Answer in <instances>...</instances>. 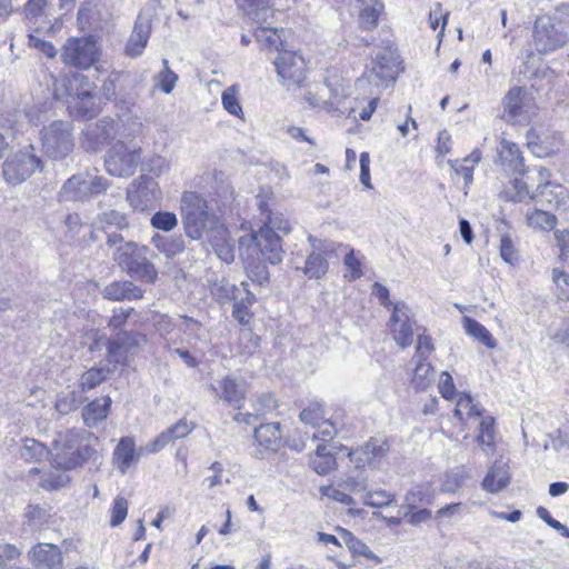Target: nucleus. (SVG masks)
<instances>
[{"label":"nucleus","instance_id":"1","mask_svg":"<svg viewBox=\"0 0 569 569\" xmlns=\"http://www.w3.org/2000/svg\"><path fill=\"white\" fill-rule=\"evenodd\" d=\"M92 433L83 429L60 431L53 440L51 451L52 466L58 470H72L93 455L96 449L88 443Z\"/></svg>","mask_w":569,"mask_h":569},{"label":"nucleus","instance_id":"2","mask_svg":"<svg viewBox=\"0 0 569 569\" xmlns=\"http://www.w3.org/2000/svg\"><path fill=\"white\" fill-rule=\"evenodd\" d=\"M151 251L147 246H140L133 241L117 247L113 251V260L131 277L154 283L158 278V270L151 260Z\"/></svg>","mask_w":569,"mask_h":569},{"label":"nucleus","instance_id":"3","mask_svg":"<svg viewBox=\"0 0 569 569\" xmlns=\"http://www.w3.org/2000/svg\"><path fill=\"white\" fill-rule=\"evenodd\" d=\"M239 8L257 24L259 30L256 32V39L266 48H274L277 51H283V42L279 31L283 29L271 28L268 20L272 18L273 10L267 0H236Z\"/></svg>","mask_w":569,"mask_h":569},{"label":"nucleus","instance_id":"4","mask_svg":"<svg viewBox=\"0 0 569 569\" xmlns=\"http://www.w3.org/2000/svg\"><path fill=\"white\" fill-rule=\"evenodd\" d=\"M181 217L186 234L192 240L201 239L210 222L207 200L196 192H184Z\"/></svg>","mask_w":569,"mask_h":569},{"label":"nucleus","instance_id":"5","mask_svg":"<svg viewBox=\"0 0 569 569\" xmlns=\"http://www.w3.org/2000/svg\"><path fill=\"white\" fill-rule=\"evenodd\" d=\"M42 170L41 157L37 154L34 146L29 144L7 158L2 173L8 183L16 186L26 181L36 171Z\"/></svg>","mask_w":569,"mask_h":569},{"label":"nucleus","instance_id":"6","mask_svg":"<svg viewBox=\"0 0 569 569\" xmlns=\"http://www.w3.org/2000/svg\"><path fill=\"white\" fill-rule=\"evenodd\" d=\"M398 58L397 52L390 47L379 50L372 58L371 67L367 68L357 83L362 86L366 82L375 88L392 84L398 74Z\"/></svg>","mask_w":569,"mask_h":569},{"label":"nucleus","instance_id":"7","mask_svg":"<svg viewBox=\"0 0 569 569\" xmlns=\"http://www.w3.org/2000/svg\"><path fill=\"white\" fill-rule=\"evenodd\" d=\"M109 181L91 172L70 177L62 186L60 196L66 201H87L103 193Z\"/></svg>","mask_w":569,"mask_h":569},{"label":"nucleus","instance_id":"8","mask_svg":"<svg viewBox=\"0 0 569 569\" xmlns=\"http://www.w3.org/2000/svg\"><path fill=\"white\" fill-rule=\"evenodd\" d=\"M141 163V148L128 147L117 141L107 152L104 166L109 174L120 178L131 177Z\"/></svg>","mask_w":569,"mask_h":569},{"label":"nucleus","instance_id":"9","mask_svg":"<svg viewBox=\"0 0 569 569\" xmlns=\"http://www.w3.org/2000/svg\"><path fill=\"white\" fill-rule=\"evenodd\" d=\"M72 128L67 121L57 120L41 132L42 148L48 157L63 159L73 149Z\"/></svg>","mask_w":569,"mask_h":569},{"label":"nucleus","instance_id":"10","mask_svg":"<svg viewBox=\"0 0 569 569\" xmlns=\"http://www.w3.org/2000/svg\"><path fill=\"white\" fill-rule=\"evenodd\" d=\"M162 192L151 177H139L127 191V200L134 211H149L160 204Z\"/></svg>","mask_w":569,"mask_h":569},{"label":"nucleus","instance_id":"11","mask_svg":"<svg viewBox=\"0 0 569 569\" xmlns=\"http://www.w3.org/2000/svg\"><path fill=\"white\" fill-rule=\"evenodd\" d=\"M247 243H253L254 248H258L261 256L271 264L279 263L283 259L284 251L282 249L281 237L271 228L261 226L258 231L252 232L250 236L241 237L239 239L240 250H242Z\"/></svg>","mask_w":569,"mask_h":569},{"label":"nucleus","instance_id":"12","mask_svg":"<svg viewBox=\"0 0 569 569\" xmlns=\"http://www.w3.org/2000/svg\"><path fill=\"white\" fill-rule=\"evenodd\" d=\"M368 486L366 482V477L363 476V471L356 468L355 472L346 475L341 478L337 487L332 486H321L319 488L321 495L326 498H351V495H360L363 491H367V496L371 498L373 495L386 496V498H395V495H386L385 491H372L367 490Z\"/></svg>","mask_w":569,"mask_h":569},{"label":"nucleus","instance_id":"13","mask_svg":"<svg viewBox=\"0 0 569 569\" xmlns=\"http://www.w3.org/2000/svg\"><path fill=\"white\" fill-rule=\"evenodd\" d=\"M533 43L539 53H548L561 48L568 40L565 32L557 29L551 17L539 16L533 23Z\"/></svg>","mask_w":569,"mask_h":569},{"label":"nucleus","instance_id":"14","mask_svg":"<svg viewBox=\"0 0 569 569\" xmlns=\"http://www.w3.org/2000/svg\"><path fill=\"white\" fill-rule=\"evenodd\" d=\"M61 59L64 64L88 69L98 60L96 43L89 39H69L63 46Z\"/></svg>","mask_w":569,"mask_h":569},{"label":"nucleus","instance_id":"15","mask_svg":"<svg viewBox=\"0 0 569 569\" xmlns=\"http://www.w3.org/2000/svg\"><path fill=\"white\" fill-rule=\"evenodd\" d=\"M119 132L118 123L111 118H102L87 126L81 144L88 151L97 152L116 139Z\"/></svg>","mask_w":569,"mask_h":569},{"label":"nucleus","instance_id":"16","mask_svg":"<svg viewBox=\"0 0 569 569\" xmlns=\"http://www.w3.org/2000/svg\"><path fill=\"white\" fill-rule=\"evenodd\" d=\"M412 312L403 301H397L393 305L389 320L390 331L393 340L401 348H407L412 343L413 337Z\"/></svg>","mask_w":569,"mask_h":569},{"label":"nucleus","instance_id":"17","mask_svg":"<svg viewBox=\"0 0 569 569\" xmlns=\"http://www.w3.org/2000/svg\"><path fill=\"white\" fill-rule=\"evenodd\" d=\"M550 186V171L545 167L529 170L527 180L516 178L513 181L517 199L519 201H522L526 198L536 200L539 197L545 196Z\"/></svg>","mask_w":569,"mask_h":569},{"label":"nucleus","instance_id":"18","mask_svg":"<svg viewBox=\"0 0 569 569\" xmlns=\"http://www.w3.org/2000/svg\"><path fill=\"white\" fill-rule=\"evenodd\" d=\"M278 77L283 83L300 86L306 79V64L302 57L288 50L279 52L273 61Z\"/></svg>","mask_w":569,"mask_h":569},{"label":"nucleus","instance_id":"19","mask_svg":"<svg viewBox=\"0 0 569 569\" xmlns=\"http://www.w3.org/2000/svg\"><path fill=\"white\" fill-rule=\"evenodd\" d=\"M68 110L71 117L89 120L99 112L97 98L92 92V84L86 80L81 89L69 94Z\"/></svg>","mask_w":569,"mask_h":569},{"label":"nucleus","instance_id":"20","mask_svg":"<svg viewBox=\"0 0 569 569\" xmlns=\"http://www.w3.org/2000/svg\"><path fill=\"white\" fill-rule=\"evenodd\" d=\"M308 240L312 251L308 254L305 266H297L296 269L301 270L309 279H320L328 272L329 263L325 254L332 250V244L322 242L312 236H309Z\"/></svg>","mask_w":569,"mask_h":569},{"label":"nucleus","instance_id":"21","mask_svg":"<svg viewBox=\"0 0 569 569\" xmlns=\"http://www.w3.org/2000/svg\"><path fill=\"white\" fill-rule=\"evenodd\" d=\"M210 389L227 406L240 410L244 403L247 388L244 381L233 377L226 376L218 381V385H211Z\"/></svg>","mask_w":569,"mask_h":569},{"label":"nucleus","instance_id":"22","mask_svg":"<svg viewBox=\"0 0 569 569\" xmlns=\"http://www.w3.org/2000/svg\"><path fill=\"white\" fill-rule=\"evenodd\" d=\"M143 453H148L146 445L138 449L132 437H122L113 450L112 461L117 470L126 475Z\"/></svg>","mask_w":569,"mask_h":569},{"label":"nucleus","instance_id":"23","mask_svg":"<svg viewBox=\"0 0 569 569\" xmlns=\"http://www.w3.org/2000/svg\"><path fill=\"white\" fill-rule=\"evenodd\" d=\"M151 34V21L149 18L139 14L134 22L132 32L126 43L124 53L130 58L140 57L149 41Z\"/></svg>","mask_w":569,"mask_h":569},{"label":"nucleus","instance_id":"24","mask_svg":"<svg viewBox=\"0 0 569 569\" xmlns=\"http://www.w3.org/2000/svg\"><path fill=\"white\" fill-rule=\"evenodd\" d=\"M527 90L522 87H512L502 99L503 117L508 122H520L526 113Z\"/></svg>","mask_w":569,"mask_h":569},{"label":"nucleus","instance_id":"25","mask_svg":"<svg viewBox=\"0 0 569 569\" xmlns=\"http://www.w3.org/2000/svg\"><path fill=\"white\" fill-rule=\"evenodd\" d=\"M386 441L378 439H370L360 448L349 452L351 462L355 463L357 469L363 468L366 465H373L380 460L388 451Z\"/></svg>","mask_w":569,"mask_h":569},{"label":"nucleus","instance_id":"26","mask_svg":"<svg viewBox=\"0 0 569 569\" xmlns=\"http://www.w3.org/2000/svg\"><path fill=\"white\" fill-rule=\"evenodd\" d=\"M194 428L192 422L187 419H180L174 426L168 428L158 435L152 441L146 443L148 453H156L162 450L171 441L187 437Z\"/></svg>","mask_w":569,"mask_h":569},{"label":"nucleus","instance_id":"27","mask_svg":"<svg viewBox=\"0 0 569 569\" xmlns=\"http://www.w3.org/2000/svg\"><path fill=\"white\" fill-rule=\"evenodd\" d=\"M345 97L343 88H333L331 83H323L315 93L308 92L306 100L312 108L329 110L338 108Z\"/></svg>","mask_w":569,"mask_h":569},{"label":"nucleus","instance_id":"28","mask_svg":"<svg viewBox=\"0 0 569 569\" xmlns=\"http://www.w3.org/2000/svg\"><path fill=\"white\" fill-rule=\"evenodd\" d=\"M32 563L40 569H60L62 555L53 543H38L29 552Z\"/></svg>","mask_w":569,"mask_h":569},{"label":"nucleus","instance_id":"29","mask_svg":"<svg viewBox=\"0 0 569 569\" xmlns=\"http://www.w3.org/2000/svg\"><path fill=\"white\" fill-rule=\"evenodd\" d=\"M143 337L119 331L108 342V357L110 362L121 363L126 360L128 351L139 345Z\"/></svg>","mask_w":569,"mask_h":569},{"label":"nucleus","instance_id":"30","mask_svg":"<svg viewBox=\"0 0 569 569\" xmlns=\"http://www.w3.org/2000/svg\"><path fill=\"white\" fill-rule=\"evenodd\" d=\"M102 297L112 301L137 300L143 297V290L131 281H114L103 288Z\"/></svg>","mask_w":569,"mask_h":569},{"label":"nucleus","instance_id":"31","mask_svg":"<svg viewBox=\"0 0 569 569\" xmlns=\"http://www.w3.org/2000/svg\"><path fill=\"white\" fill-rule=\"evenodd\" d=\"M111 403L112 400L109 396L97 398L88 403L81 412L83 423L89 428L97 427L108 417Z\"/></svg>","mask_w":569,"mask_h":569},{"label":"nucleus","instance_id":"32","mask_svg":"<svg viewBox=\"0 0 569 569\" xmlns=\"http://www.w3.org/2000/svg\"><path fill=\"white\" fill-rule=\"evenodd\" d=\"M508 463L496 460L482 481V488L489 493H497L509 483Z\"/></svg>","mask_w":569,"mask_h":569},{"label":"nucleus","instance_id":"33","mask_svg":"<svg viewBox=\"0 0 569 569\" xmlns=\"http://www.w3.org/2000/svg\"><path fill=\"white\" fill-rule=\"evenodd\" d=\"M254 439L259 446L270 451H277L281 446V429L279 422L263 423L254 429Z\"/></svg>","mask_w":569,"mask_h":569},{"label":"nucleus","instance_id":"34","mask_svg":"<svg viewBox=\"0 0 569 569\" xmlns=\"http://www.w3.org/2000/svg\"><path fill=\"white\" fill-rule=\"evenodd\" d=\"M358 13V24L362 30H372L378 26V19L382 10V4L377 0H356Z\"/></svg>","mask_w":569,"mask_h":569},{"label":"nucleus","instance_id":"35","mask_svg":"<svg viewBox=\"0 0 569 569\" xmlns=\"http://www.w3.org/2000/svg\"><path fill=\"white\" fill-rule=\"evenodd\" d=\"M498 156L506 170L511 172H520L522 170L523 158L516 143L503 139L498 148Z\"/></svg>","mask_w":569,"mask_h":569},{"label":"nucleus","instance_id":"36","mask_svg":"<svg viewBox=\"0 0 569 569\" xmlns=\"http://www.w3.org/2000/svg\"><path fill=\"white\" fill-rule=\"evenodd\" d=\"M481 160V152L475 149L469 156L462 160H448V164L456 174H461L465 184L468 187L473 180V169Z\"/></svg>","mask_w":569,"mask_h":569},{"label":"nucleus","instance_id":"37","mask_svg":"<svg viewBox=\"0 0 569 569\" xmlns=\"http://www.w3.org/2000/svg\"><path fill=\"white\" fill-rule=\"evenodd\" d=\"M240 286L242 287V293H244V296L242 297L240 295L231 300L233 301L232 317L240 325H247L250 320L249 306L253 305L256 298L254 295L248 289L247 282H241Z\"/></svg>","mask_w":569,"mask_h":569},{"label":"nucleus","instance_id":"38","mask_svg":"<svg viewBox=\"0 0 569 569\" xmlns=\"http://www.w3.org/2000/svg\"><path fill=\"white\" fill-rule=\"evenodd\" d=\"M151 243L167 258H172L184 250V241L181 236H162L156 233Z\"/></svg>","mask_w":569,"mask_h":569},{"label":"nucleus","instance_id":"39","mask_svg":"<svg viewBox=\"0 0 569 569\" xmlns=\"http://www.w3.org/2000/svg\"><path fill=\"white\" fill-rule=\"evenodd\" d=\"M338 531L342 541L353 556H362L368 560H378L377 556L371 551V549L363 541L355 537L351 531L341 527H338Z\"/></svg>","mask_w":569,"mask_h":569},{"label":"nucleus","instance_id":"40","mask_svg":"<svg viewBox=\"0 0 569 569\" xmlns=\"http://www.w3.org/2000/svg\"><path fill=\"white\" fill-rule=\"evenodd\" d=\"M311 468L319 475H326L336 466V459L327 445H318L316 455L310 460Z\"/></svg>","mask_w":569,"mask_h":569},{"label":"nucleus","instance_id":"41","mask_svg":"<svg viewBox=\"0 0 569 569\" xmlns=\"http://www.w3.org/2000/svg\"><path fill=\"white\" fill-rule=\"evenodd\" d=\"M51 451L47 448V446L36 439H24L23 443L20 448V456L26 461H42L46 459Z\"/></svg>","mask_w":569,"mask_h":569},{"label":"nucleus","instance_id":"42","mask_svg":"<svg viewBox=\"0 0 569 569\" xmlns=\"http://www.w3.org/2000/svg\"><path fill=\"white\" fill-rule=\"evenodd\" d=\"M463 328L467 335L479 340L486 347L491 349L496 347V340L492 337V335L483 325H481L477 320L466 317L463 319Z\"/></svg>","mask_w":569,"mask_h":569},{"label":"nucleus","instance_id":"43","mask_svg":"<svg viewBox=\"0 0 569 569\" xmlns=\"http://www.w3.org/2000/svg\"><path fill=\"white\" fill-rule=\"evenodd\" d=\"M526 218L529 227L543 231H550L555 229L557 224V218L555 214L540 209L528 211Z\"/></svg>","mask_w":569,"mask_h":569},{"label":"nucleus","instance_id":"44","mask_svg":"<svg viewBox=\"0 0 569 569\" xmlns=\"http://www.w3.org/2000/svg\"><path fill=\"white\" fill-rule=\"evenodd\" d=\"M435 372L426 359H417L412 383L416 389L425 390L433 381Z\"/></svg>","mask_w":569,"mask_h":569},{"label":"nucleus","instance_id":"45","mask_svg":"<svg viewBox=\"0 0 569 569\" xmlns=\"http://www.w3.org/2000/svg\"><path fill=\"white\" fill-rule=\"evenodd\" d=\"M482 415V408L479 403H476L470 395H461L457 401L455 408V416L460 420L463 419V416L467 417H480Z\"/></svg>","mask_w":569,"mask_h":569},{"label":"nucleus","instance_id":"46","mask_svg":"<svg viewBox=\"0 0 569 569\" xmlns=\"http://www.w3.org/2000/svg\"><path fill=\"white\" fill-rule=\"evenodd\" d=\"M211 292L219 300L231 301L232 299L237 298V296L242 295V287H237L236 284L230 283L228 280L221 279L212 283Z\"/></svg>","mask_w":569,"mask_h":569},{"label":"nucleus","instance_id":"47","mask_svg":"<svg viewBox=\"0 0 569 569\" xmlns=\"http://www.w3.org/2000/svg\"><path fill=\"white\" fill-rule=\"evenodd\" d=\"M221 234L211 240L212 248L217 256L226 263H231L234 260V246L224 238L226 230L218 231Z\"/></svg>","mask_w":569,"mask_h":569},{"label":"nucleus","instance_id":"48","mask_svg":"<svg viewBox=\"0 0 569 569\" xmlns=\"http://www.w3.org/2000/svg\"><path fill=\"white\" fill-rule=\"evenodd\" d=\"M50 517V509L40 503H30L26 510L28 525L33 528H40Z\"/></svg>","mask_w":569,"mask_h":569},{"label":"nucleus","instance_id":"49","mask_svg":"<svg viewBox=\"0 0 569 569\" xmlns=\"http://www.w3.org/2000/svg\"><path fill=\"white\" fill-rule=\"evenodd\" d=\"M150 224L154 229L169 232L178 226V218L173 212L158 211L151 217Z\"/></svg>","mask_w":569,"mask_h":569},{"label":"nucleus","instance_id":"50","mask_svg":"<svg viewBox=\"0 0 569 569\" xmlns=\"http://www.w3.org/2000/svg\"><path fill=\"white\" fill-rule=\"evenodd\" d=\"M300 420L305 425L316 427L325 419V410L321 403L310 402L299 415Z\"/></svg>","mask_w":569,"mask_h":569},{"label":"nucleus","instance_id":"51","mask_svg":"<svg viewBox=\"0 0 569 569\" xmlns=\"http://www.w3.org/2000/svg\"><path fill=\"white\" fill-rule=\"evenodd\" d=\"M99 222L108 227L113 226L119 230L128 229L130 227L127 214L114 209L102 212L99 216Z\"/></svg>","mask_w":569,"mask_h":569},{"label":"nucleus","instance_id":"52","mask_svg":"<svg viewBox=\"0 0 569 569\" xmlns=\"http://www.w3.org/2000/svg\"><path fill=\"white\" fill-rule=\"evenodd\" d=\"M246 270H247L248 278L253 283H257L259 286H264V284L269 283L270 274H269L267 266L263 262H261V261L249 262L246 266Z\"/></svg>","mask_w":569,"mask_h":569},{"label":"nucleus","instance_id":"53","mask_svg":"<svg viewBox=\"0 0 569 569\" xmlns=\"http://www.w3.org/2000/svg\"><path fill=\"white\" fill-rule=\"evenodd\" d=\"M108 369L104 368H91L86 371L80 379V386L82 390H91L100 385L106 378Z\"/></svg>","mask_w":569,"mask_h":569},{"label":"nucleus","instance_id":"54","mask_svg":"<svg viewBox=\"0 0 569 569\" xmlns=\"http://www.w3.org/2000/svg\"><path fill=\"white\" fill-rule=\"evenodd\" d=\"M162 63L163 70L157 76V87L164 93H170L178 81V76L169 68L167 59H163Z\"/></svg>","mask_w":569,"mask_h":569},{"label":"nucleus","instance_id":"55","mask_svg":"<svg viewBox=\"0 0 569 569\" xmlns=\"http://www.w3.org/2000/svg\"><path fill=\"white\" fill-rule=\"evenodd\" d=\"M251 408L258 417H261L277 408V400L271 393L264 392L252 400Z\"/></svg>","mask_w":569,"mask_h":569},{"label":"nucleus","instance_id":"56","mask_svg":"<svg viewBox=\"0 0 569 569\" xmlns=\"http://www.w3.org/2000/svg\"><path fill=\"white\" fill-rule=\"evenodd\" d=\"M20 556L21 551L14 545L0 542V569H11Z\"/></svg>","mask_w":569,"mask_h":569},{"label":"nucleus","instance_id":"57","mask_svg":"<svg viewBox=\"0 0 569 569\" xmlns=\"http://www.w3.org/2000/svg\"><path fill=\"white\" fill-rule=\"evenodd\" d=\"M237 88L231 86L227 88L221 96L223 108L232 116L239 117L242 114V108L237 97Z\"/></svg>","mask_w":569,"mask_h":569},{"label":"nucleus","instance_id":"58","mask_svg":"<svg viewBox=\"0 0 569 569\" xmlns=\"http://www.w3.org/2000/svg\"><path fill=\"white\" fill-rule=\"evenodd\" d=\"M69 482V477L64 472H49L41 478L39 485L47 491L57 490L64 487Z\"/></svg>","mask_w":569,"mask_h":569},{"label":"nucleus","instance_id":"59","mask_svg":"<svg viewBox=\"0 0 569 569\" xmlns=\"http://www.w3.org/2000/svg\"><path fill=\"white\" fill-rule=\"evenodd\" d=\"M500 257L510 264H513L519 259L513 241L508 234L502 236L500 239Z\"/></svg>","mask_w":569,"mask_h":569},{"label":"nucleus","instance_id":"60","mask_svg":"<svg viewBox=\"0 0 569 569\" xmlns=\"http://www.w3.org/2000/svg\"><path fill=\"white\" fill-rule=\"evenodd\" d=\"M552 281L559 290L558 297L562 300H569V273L555 268L552 269Z\"/></svg>","mask_w":569,"mask_h":569},{"label":"nucleus","instance_id":"61","mask_svg":"<svg viewBox=\"0 0 569 569\" xmlns=\"http://www.w3.org/2000/svg\"><path fill=\"white\" fill-rule=\"evenodd\" d=\"M212 475L207 477L203 481L208 488L222 486V483H229V478L224 473L223 467L220 462H213L210 467Z\"/></svg>","mask_w":569,"mask_h":569},{"label":"nucleus","instance_id":"62","mask_svg":"<svg viewBox=\"0 0 569 569\" xmlns=\"http://www.w3.org/2000/svg\"><path fill=\"white\" fill-rule=\"evenodd\" d=\"M142 166V169L144 171H148L150 173H154L157 176L163 173L168 169V161L166 158L153 154L150 158H148L146 161H141L140 163Z\"/></svg>","mask_w":569,"mask_h":569},{"label":"nucleus","instance_id":"63","mask_svg":"<svg viewBox=\"0 0 569 569\" xmlns=\"http://www.w3.org/2000/svg\"><path fill=\"white\" fill-rule=\"evenodd\" d=\"M79 407V400L76 392H69L59 397L56 402V409L60 415H68Z\"/></svg>","mask_w":569,"mask_h":569},{"label":"nucleus","instance_id":"64","mask_svg":"<svg viewBox=\"0 0 569 569\" xmlns=\"http://www.w3.org/2000/svg\"><path fill=\"white\" fill-rule=\"evenodd\" d=\"M262 227L271 228L274 232L280 231L284 234L291 230L290 222L281 213L269 214Z\"/></svg>","mask_w":569,"mask_h":569}]
</instances>
